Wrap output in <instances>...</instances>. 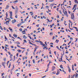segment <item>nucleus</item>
I'll use <instances>...</instances> for the list:
<instances>
[{
	"label": "nucleus",
	"instance_id": "39448f33",
	"mask_svg": "<svg viewBox=\"0 0 78 78\" xmlns=\"http://www.w3.org/2000/svg\"><path fill=\"white\" fill-rule=\"evenodd\" d=\"M57 73H56V75H59V74L60 73V71L58 69L57 71Z\"/></svg>",
	"mask_w": 78,
	"mask_h": 78
},
{
	"label": "nucleus",
	"instance_id": "412c9836",
	"mask_svg": "<svg viewBox=\"0 0 78 78\" xmlns=\"http://www.w3.org/2000/svg\"><path fill=\"white\" fill-rule=\"evenodd\" d=\"M21 25H22L21 23L18 24H17V26H18V27H20V26H21Z\"/></svg>",
	"mask_w": 78,
	"mask_h": 78
},
{
	"label": "nucleus",
	"instance_id": "58836bf2",
	"mask_svg": "<svg viewBox=\"0 0 78 78\" xmlns=\"http://www.w3.org/2000/svg\"><path fill=\"white\" fill-rule=\"evenodd\" d=\"M19 30L20 31H21V32H22V28L20 29Z\"/></svg>",
	"mask_w": 78,
	"mask_h": 78
},
{
	"label": "nucleus",
	"instance_id": "6e6d98bb",
	"mask_svg": "<svg viewBox=\"0 0 78 78\" xmlns=\"http://www.w3.org/2000/svg\"><path fill=\"white\" fill-rule=\"evenodd\" d=\"M21 48V49H23V50H25V48Z\"/></svg>",
	"mask_w": 78,
	"mask_h": 78
},
{
	"label": "nucleus",
	"instance_id": "4d7b16f0",
	"mask_svg": "<svg viewBox=\"0 0 78 78\" xmlns=\"http://www.w3.org/2000/svg\"><path fill=\"white\" fill-rule=\"evenodd\" d=\"M57 11L58 12H59V8H57Z\"/></svg>",
	"mask_w": 78,
	"mask_h": 78
},
{
	"label": "nucleus",
	"instance_id": "a211bd4d",
	"mask_svg": "<svg viewBox=\"0 0 78 78\" xmlns=\"http://www.w3.org/2000/svg\"><path fill=\"white\" fill-rule=\"evenodd\" d=\"M30 14H31V16H33V12H30Z\"/></svg>",
	"mask_w": 78,
	"mask_h": 78
},
{
	"label": "nucleus",
	"instance_id": "7c9ffc66",
	"mask_svg": "<svg viewBox=\"0 0 78 78\" xmlns=\"http://www.w3.org/2000/svg\"><path fill=\"white\" fill-rule=\"evenodd\" d=\"M17 2H18V0L14 1L13 2V3H17Z\"/></svg>",
	"mask_w": 78,
	"mask_h": 78
},
{
	"label": "nucleus",
	"instance_id": "423d86ee",
	"mask_svg": "<svg viewBox=\"0 0 78 78\" xmlns=\"http://www.w3.org/2000/svg\"><path fill=\"white\" fill-rule=\"evenodd\" d=\"M65 16L66 15V17H68V14H67V11H65Z\"/></svg>",
	"mask_w": 78,
	"mask_h": 78
},
{
	"label": "nucleus",
	"instance_id": "e2e57ef3",
	"mask_svg": "<svg viewBox=\"0 0 78 78\" xmlns=\"http://www.w3.org/2000/svg\"><path fill=\"white\" fill-rule=\"evenodd\" d=\"M23 42H27V41H26V40H24Z\"/></svg>",
	"mask_w": 78,
	"mask_h": 78
},
{
	"label": "nucleus",
	"instance_id": "473e14b6",
	"mask_svg": "<svg viewBox=\"0 0 78 78\" xmlns=\"http://www.w3.org/2000/svg\"><path fill=\"white\" fill-rule=\"evenodd\" d=\"M11 63H10L9 66V68H10V67H11Z\"/></svg>",
	"mask_w": 78,
	"mask_h": 78
},
{
	"label": "nucleus",
	"instance_id": "338daca9",
	"mask_svg": "<svg viewBox=\"0 0 78 78\" xmlns=\"http://www.w3.org/2000/svg\"><path fill=\"white\" fill-rule=\"evenodd\" d=\"M6 15L7 17H8V13H6Z\"/></svg>",
	"mask_w": 78,
	"mask_h": 78
},
{
	"label": "nucleus",
	"instance_id": "0eeeda50",
	"mask_svg": "<svg viewBox=\"0 0 78 78\" xmlns=\"http://www.w3.org/2000/svg\"><path fill=\"white\" fill-rule=\"evenodd\" d=\"M55 69H56V68L54 66H52V71H54L55 70Z\"/></svg>",
	"mask_w": 78,
	"mask_h": 78
},
{
	"label": "nucleus",
	"instance_id": "1a4fd4ad",
	"mask_svg": "<svg viewBox=\"0 0 78 78\" xmlns=\"http://www.w3.org/2000/svg\"><path fill=\"white\" fill-rule=\"evenodd\" d=\"M10 16H11V17L12 16V11L10 12Z\"/></svg>",
	"mask_w": 78,
	"mask_h": 78
},
{
	"label": "nucleus",
	"instance_id": "2eb2a0df",
	"mask_svg": "<svg viewBox=\"0 0 78 78\" xmlns=\"http://www.w3.org/2000/svg\"><path fill=\"white\" fill-rule=\"evenodd\" d=\"M69 23H71V26L72 27V25H73V23H72V22L71 21H70V20H69Z\"/></svg>",
	"mask_w": 78,
	"mask_h": 78
},
{
	"label": "nucleus",
	"instance_id": "4468645a",
	"mask_svg": "<svg viewBox=\"0 0 78 78\" xmlns=\"http://www.w3.org/2000/svg\"><path fill=\"white\" fill-rule=\"evenodd\" d=\"M68 70L69 73H70V72H71V69H70V67H69V66H68Z\"/></svg>",
	"mask_w": 78,
	"mask_h": 78
},
{
	"label": "nucleus",
	"instance_id": "bb28decb",
	"mask_svg": "<svg viewBox=\"0 0 78 78\" xmlns=\"http://www.w3.org/2000/svg\"><path fill=\"white\" fill-rule=\"evenodd\" d=\"M12 56H13L12 54L10 55V58H11V59L12 58Z\"/></svg>",
	"mask_w": 78,
	"mask_h": 78
},
{
	"label": "nucleus",
	"instance_id": "72a5a7b5",
	"mask_svg": "<svg viewBox=\"0 0 78 78\" xmlns=\"http://www.w3.org/2000/svg\"><path fill=\"white\" fill-rule=\"evenodd\" d=\"M53 32H51L49 34H50V35H53Z\"/></svg>",
	"mask_w": 78,
	"mask_h": 78
},
{
	"label": "nucleus",
	"instance_id": "2f4dec72",
	"mask_svg": "<svg viewBox=\"0 0 78 78\" xmlns=\"http://www.w3.org/2000/svg\"><path fill=\"white\" fill-rule=\"evenodd\" d=\"M0 28L2 30H3V29L2 28L1 26H0Z\"/></svg>",
	"mask_w": 78,
	"mask_h": 78
},
{
	"label": "nucleus",
	"instance_id": "79ce46f5",
	"mask_svg": "<svg viewBox=\"0 0 78 78\" xmlns=\"http://www.w3.org/2000/svg\"><path fill=\"white\" fill-rule=\"evenodd\" d=\"M76 9V6L75 9H74V10L73 11V12H75V11Z\"/></svg>",
	"mask_w": 78,
	"mask_h": 78
},
{
	"label": "nucleus",
	"instance_id": "052dcab7",
	"mask_svg": "<svg viewBox=\"0 0 78 78\" xmlns=\"http://www.w3.org/2000/svg\"><path fill=\"white\" fill-rule=\"evenodd\" d=\"M9 37H11V34H9Z\"/></svg>",
	"mask_w": 78,
	"mask_h": 78
},
{
	"label": "nucleus",
	"instance_id": "37998d69",
	"mask_svg": "<svg viewBox=\"0 0 78 78\" xmlns=\"http://www.w3.org/2000/svg\"><path fill=\"white\" fill-rule=\"evenodd\" d=\"M17 47H19V48L21 47V46H19L18 44L17 45Z\"/></svg>",
	"mask_w": 78,
	"mask_h": 78
},
{
	"label": "nucleus",
	"instance_id": "b1692460",
	"mask_svg": "<svg viewBox=\"0 0 78 78\" xmlns=\"http://www.w3.org/2000/svg\"><path fill=\"white\" fill-rule=\"evenodd\" d=\"M73 67H74V66L73 65L72 66V69L73 71L74 70V69H73Z\"/></svg>",
	"mask_w": 78,
	"mask_h": 78
},
{
	"label": "nucleus",
	"instance_id": "5701e85b",
	"mask_svg": "<svg viewBox=\"0 0 78 78\" xmlns=\"http://www.w3.org/2000/svg\"><path fill=\"white\" fill-rule=\"evenodd\" d=\"M17 51L19 53H20V52H21V51H21V50H20V49H18L17 50Z\"/></svg>",
	"mask_w": 78,
	"mask_h": 78
},
{
	"label": "nucleus",
	"instance_id": "6e6552de",
	"mask_svg": "<svg viewBox=\"0 0 78 78\" xmlns=\"http://www.w3.org/2000/svg\"><path fill=\"white\" fill-rule=\"evenodd\" d=\"M13 36L15 38H17V35L16 34H14L13 35Z\"/></svg>",
	"mask_w": 78,
	"mask_h": 78
},
{
	"label": "nucleus",
	"instance_id": "49530a36",
	"mask_svg": "<svg viewBox=\"0 0 78 78\" xmlns=\"http://www.w3.org/2000/svg\"><path fill=\"white\" fill-rule=\"evenodd\" d=\"M3 60L4 61H6V58H4Z\"/></svg>",
	"mask_w": 78,
	"mask_h": 78
},
{
	"label": "nucleus",
	"instance_id": "e433bc0d",
	"mask_svg": "<svg viewBox=\"0 0 78 78\" xmlns=\"http://www.w3.org/2000/svg\"><path fill=\"white\" fill-rule=\"evenodd\" d=\"M33 64H34L35 63V61L34 59H33Z\"/></svg>",
	"mask_w": 78,
	"mask_h": 78
},
{
	"label": "nucleus",
	"instance_id": "f03ea898",
	"mask_svg": "<svg viewBox=\"0 0 78 78\" xmlns=\"http://www.w3.org/2000/svg\"><path fill=\"white\" fill-rule=\"evenodd\" d=\"M40 43L41 44L40 45H43L42 47H44V46H46V45H45V44H44V43L41 41H40Z\"/></svg>",
	"mask_w": 78,
	"mask_h": 78
},
{
	"label": "nucleus",
	"instance_id": "680f3d73",
	"mask_svg": "<svg viewBox=\"0 0 78 78\" xmlns=\"http://www.w3.org/2000/svg\"><path fill=\"white\" fill-rule=\"evenodd\" d=\"M25 21H22L21 22L22 23H25Z\"/></svg>",
	"mask_w": 78,
	"mask_h": 78
},
{
	"label": "nucleus",
	"instance_id": "09e8293b",
	"mask_svg": "<svg viewBox=\"0 0 78 78\" xmlns=\"http://www.w3.org/2000/svg\"><path fill=\"white\" fill-rule=\"evenodd\" d=\"M43 17L44 18V19H46V17L45 16H43Z\"/></svg>",
	"mask_w": 78,
	"mask_h": 78
},
{
	"label": "nucleus",
	"instance_id": "cd10ccee",
	"mask_svg": "<svg viewBox=\"0 0 78 78\" xmlns=\"http://www.w3.org/2000/svg\"><path fill=\"white\" fill-rule=\"evenodd\" d=\"M54 5H55V3L51 4L50 5V6H53Z\"/></svg>",
	"mask_w": 78,
	"mask_h": 78
},
{
	"label": "nucleus",
	"instance_id": "6ab92c4d",
	"mask_svg": "<svg viewBox=\"0 0 78 78\" xmlns=\"http://www.w3.org/2000/svg\"><path fill=\"white\" fill-rule=\"evenodd\" d=\"M65 11L64 9H63V14H65V16H66V12H65Z\"/></svg>",
	"mask_w": 78,
	"mask_h": 78
},
{
	"label": "nucleus",
	"instance_id": "4be33fe9",
	"mask_svg": "<svg viewBox=\"0 0 78 78\" xmlns=\"http://www.w3.org/2000/svg\"><path fill=\"white\" fill-rule=\"evenodd\" d=\"M16 8H15V10L17 11H18V8H17V6H16Z\"/></svg>",
	"mask_w": 78,
	"mask_h": 78
},
{
	"label": "nucleus",
	"instance_id": "0e129e2a",
	"mask_svg": "<svg viewBox=\"0 0 78 78\" xmlns=\"http://www.w3.org/2000/svg\"><path fill=\"white\" fill-rule=\"evenodd\" d=\"M28 36L29 37V38H30V39H31V36Z\"/></svg>",
	"mask_w": 78,
	"mask_h": 78
},
{
	"label": "nucleus",
	"instance_id": "f3484780",
	"mask_svg": "<svg viewBox=\"0 0 78 78\" xmlns=\"http://www.w3.org/2000/svg\"><path fill=\"white\" fill-rule=\"evenodd\" d=\"M73 28H75V29L76 30V31L78 32V28L76 27H73Z\"/></svg>",
	"mask_w": 78,
	"mask_h": 78
},
{
	"label": "nucleus",
	"instance_id": "bf43d9fd",
	"mask_svg": "<svg viewBox=\"0 0 78 78\" xmlns=\"http://www.w3.org/2000/svg\"><path fill=\"white\" fill-rule=\"evenodd\" d=\"M50 65H48H48H47V68H49V66Z\"/></svg>",
	"mask_w": 78,
	"mask_h": 78
},
{
	"label": "nucleus",
	"instance_id": "9b49d317",
	"mask_svg": "<svg viewBox=\"0 0 78 78\" xmlns=\"http://www.w3.org/2000/svg\"><path fill=\"white\" fill-rule=\"evenodd\" d=\"M77 5H74L73 8L72 9V10H73V9H75V6H77Z\"/></svg>",
	"mask_w": 78,
	"mask_h": 78
},
{
	"label": "nucleus",
	"instance_id": "a18cd8bd",
	"mask_svg": "<svg viewBox=\"0 0 78 78\" xmlns=\"http://www.w3.org/2000/svg\"><path fill=\"white\" fill-rule=\"evenodd\" d=\"M52 73L53 74H56V72L54 71L53 72H52Z\"/></svg>",
	"mask_w": 78,
	"mask_h": 78
},
{
	"label": "nucleus",
	"instance_id": "7ed1b4c3",
	"mask_svg": "<svg viewBox=\"0 0 78 78\" xmlns=\"http://www.w3.org/2000/svg\"><path fill=\"white\" fill-rule=\"evenodd\" d=\"M71 18L72 19H74V13H73L72 14H71Z\"/></svg>",
	"mask_w": 78,
	"mask_h": 78
},
{
	"label": "nucleus",
	"instance_id": "393cba45",
	"mask_svg": "<svg viewBox=\"0 0 78 78\" xmlns=\"http://www.w3.org/2000/svg\"><path fill=\"white\" fill-rule=\"evenodd\" d=\"M9 30L10 31H12V29H11V27H9Z\"/></svg>",
	"mask_w": 78,
	"mask_h": 78
},
{
	"label": "nucleus",
	"instance_id": "4c0bfd02",
	"mask_svg": "<svg viewBox=\"0 0 78 78\" xmlns=\"http://www.w3.org/2000/svg\"><path fill=\"white\" fill-rule=\"evenodd\" d=\"M1 74H2V75H1L2 76H3V75H5V73H2Z\"/></svg>",
	"mask_w": 78,
	"mask_h": 78
},
{
	"label": "nucleus",
	"instance_id": "dca6fc26",
	"mask_svg": "<svg viewBox=\"0 0 78 78\" xmlns=\"http://www.w3.org/2000/svg\"><path fill=\"white\" fill-rule=\"evenodd\" d=\"M9 5H7L6 8H5V9H8V8H9Z\"/></svg>",
	"mask_w": 78,
	"mask_h": 78
},
{
	"label": "nucleus",
	"instance_id": "20e7f679",
	"mask_svg": "<svg viewBox=\"0 0 78 78\" xmlns=\"http://www.w3.org/2000/svg\"><path fill=\"white\" fill-rule=\"evenodd\" d=\"M37 49V48H34V52L33 53V54L34 55H35V52H36V51Z\"/></svg>",
	"mask_w": 78,
	"mask_h": 78
},
{
	"label": "nucleus",
	"instance_id": "aec40b11",
	"mask_svg": "<svg viewBox=\"0 0 78 78\" xmlns=\"http://www.w3.org/2000/svg\"><path fill=\"white\" fill-rule=\"evenodd\" d=\"M60 68H61V69H64L63 67H62V65H60Z\"/></svg>",
	"mask_w": 78,
	"mask_h": 78
},
{
	"label": "nucleus",
	"instance_id": "a878e982",
	"mask_svg": "<svg viewBox=\"0 0 78 78\" xmlns=\"http://www.w3.org/2000/svg\"><path fill=\"white\" fill-rule=\"evenodd\" d=\"M59 40L57 39L55 41V42H56V43H57V44H58V42H59Z\"/></svg>",
	"mask_w": 78,
	"mask_h": 78
},
{
	"label": "nucleus",
	"instance_id": "864d4df0",
	"mask_svg": "<svg viewBox=\"0 0 78 78\" xmlns=\"http://www.w3.org/2000/svg\"><path fill=\"white\" fill-rule=\"evenodd\" d=\"M4 30H5V31L6 30V27H4Z\"/></svg>",
	"mask_w": 78,
	"mask_h": 78
},
{
	"label": "nucleus",
	"instance_id": "de8ad7c7",
	"mask_svg": "<svg viewBox=\"0 0 78 78\" xmlns=\"http://www.w3.org/2000/svg\"><path fill=\"white\" fill-rule=\"evenodd\" d=\"M47 48V47H45V46H44V48H43V49H44V50H45V48Z\"/></svg>",
	"mask_w": 78,
	"mask_h": 78
},
{
	"label": "nucleus",
	"instance_id": "8fccbe9b",
	"mask_svg": "<svg viewBox=\"0 0 78 78\" xmlns=\"http://www.w3.org/2000/svg\"><path fill=\"white\" fill-rule=\"evenodd\" d=\"M12 23H14L15 22H14V20H12Z\"/></svg>",
	"mask_w": 78,
	"mask_h": 78
},
{
	"label": "nucleus",
	"instance_id": "f704fd0d",
	"mask_svg": "<svg viewBox=\"0 0 78 78\" xmlns=\"http://www.w3.org/2000/svg\"><path fill=\"white\" fill-rule=\"evenodd\" d=\"M49 69V68H48L45 71V72H48V69Z\"/></svg>",
	"mask_w": 78,
	"mask_h": 78
},
{
	"label": "nucleus",
	"instance_id": "ea45409f",
	"mask_svg": "<svg viewBox=\"0 0 78 78\" xmlns=\"http://www.w3.org/2000/svg\"><path fill=\"white\" fill-rule=\"evenodd\" d=\"M59 12L60 14H62V12H61V10H59Z\"/></svg>",
	"mask_w": 78,
	"mask_h": 78
},
{
	"label": "nucleus",
	"instance_id": "c756f323",
	"mask_svg": "<svg viewBox=\"0 0 78 78\" xmlns=\"http://www.w3.org/2000/svg\"><path fill=\"white\" fill-rule=\"evenodd\" d=\"M41 41H37V40H35V42H39V43H40V42Z\"/></svg>",
	"mask_w": 78,
	"mask_h": 78
},
{
	"label": "nucleus",
	"instance_id": "f257e3e1",
	"mask_svg": "<svg viewBox=\"0 0 78 78\" xmlns=\"http://www.w3.org/2000/svg\"><path fill=\"white\" fill-rule=\"evenodd\" d=\"M2 65L4 66V68H5L6 67V66H5V65H6V62H2Z\"/></svg>",
	"mask_w": 78,
	"mask_h": 78
},
{
	"label": "nucleus",
	"instance_id": "774afa93",
	"mask_svg": "<svg viewBox=\"0 0 78 78\" xmlns=\"http://www.w3.org/2000/svg\"><path fill=\"white\" fill-rule=\"evenodd\" d=\"M67 46H66L65 47V48L66 49L67 48Z\"/></svg>",
	"mask_w": 78,
	"mask_h": 78
},
{
	"label": "nucleus",
	"instance_id": "a19ab883",
	"mask_svg": "<svg viewBox=\"0 0 78 78\" xmlns=\"http://www.w3.org/2000/svg\"><path fill=\"white\" fill-rule=\"evenodd\" d=\"M28 53V51L26 52V56L27 55Z\"/></svg>",
	"mask_w": 78,
	"mask_h": 78
},
{
	"label": "nucleus",
	"instance_id": "9d476101",
	"mask_svg": "<svg viewBox=\"0 0 78 78\" xmlns=\"http://www.w3.org/2000/svg\"><path fill=\"white\" fill-rule=\"evenodd\" d=\"M15 44H18L19 45H20V43L19 42V41H16L15 42Z\"/></svg>",
	"mask_w": 78,
	"mask_h": 78
},
{
	"label": "nucleus",
	"instance_id": "603ef678",
	"mask_svg": "<svg viewBox=\"0 0 78 78\" xmlns=\"http://www.w3.org/2000/svg\"><path fill=\"white\" fill-rule=\"evenodd\" d=\"M8 53H9V55H11V52H10L9 51H8Z\"/></svg>",
	"mask_w": 78,
	"mask_h": 78
},
{
	"label": "nucleus",
	"instance_id": "5fc2aeb1",
	"mask_svg": "<svg viewBox=\"0 0 78 78\" xmlns=\"http://www.w3.org/2000/svg\"><path fill=\"white\" fill-rule=\"evenodd\" d=\"M22 33H26V32H25V30H24L23 31H22Z\"/></svg>",
	"mask_w": 78,
	"mask_h": 78
},
{
	"label": "nucleus",
	"instance_id": "13d9d810",
	"mask_svg": "<svg viewBox=\"0 0 78 78\" xmlns=\"http://www.w3.org/2000/svg\"><path fill=\"white\" fill-rule=\"evenodd\" d=\"M70 41H72V40H73V38H72V37H70Z\"/></svg>",
	"mask_w": 78,
	"mask_h": 78
},
{
	"label": "nucleus",
	"instance_id": "f8f14e48",
	"mask_svg": "<svg viewBox=\"0 0 78 78\" xmlns=\"http://www.w3.org/2000/svg\"><path fill=\"white\" fill-rule=\"evenodd\" d=\"M23 39H26L27 38V37L25 36V35H23Z\"/></svg>",
	"mask_w": 78,
	"mask_h": 78
},
{
	"label": "nucleus",
	"instance_id": "3c124183",
	"mask_svg": "<svg viewBox=\"0 0 78 78\" xmlns=\"http://www.w3.org/2000/svg\"><path fill=\"white\" fill-rule=\"evenodd\" d=\"M14 68H15L14 66L13 65V66L12 69V70H13V69H14Z\"/></svg>",
	"mask_w": 78,
	"mask_h": 78
},
{
	"label": "nucleus",
	"instance_id": "c03bdc74",
	"mask_svg": "<svg viewBox=\"0 0 78 78\" xmlns=\"http://www.w3.org/2000/svg\"><path fill=\"white\" fill-rule=\"evenodd\" d=\"M55 36H53V37L52 38V40H54V39H55Z\"/></svg>",
	"mask_w": 78,
	"mask_h": 78
},
{
	"label": "nucleus",
	"instance_id": "c85d7f7f",
	"mask_svg": "<svg viewBox=\"0 0 78 78\" xmlns=\"http://www.w3.org/2000/svg\"><path fill=\"white\" fill-rule=\"evenodd\" d=\"M47 20H48L49 22H52V20H51V21H49V19H47Z\"/></svg>",
	"mask_w": 78,
	"mask_h": 78
},
{
	"label": "nucleus",
	"instance_id": "c9c22d12",
	"mask_svg": "<svg viewBox=\"0 0 78 78\" xmlns=\"http://www.w3.org/2000/svg\"><path fill=\"white\" fill-rule=\"evenodd\" d=\"M12 9H15V8H14V6H12Z\"/></svg>",
	"mask_w": 78,
	"mask_h": 78
},
{
	"label": "nucleus",
	"instance_id": "69168bd1",
	"mask_svg": "<svg viewBox=\"0 0 78 78\" xmlns=\"http://www.w3.org/2000/svg\"><path fill=\"white\" fill-rule=\"evenodd\" d=\"M71 41H70L69 43L68 44V45H69V44H70V43H71Z\"/></svg>",
	"mask_w": 78,
	"mask_h": 78
},
{
	"label": "nucleus",
	"instance_id": "ddd939ff",
	"mask_svg": "<svg viewBox=\"0 0 78 78\" xmlns=\"http://www.w3.org/2000/svg\"><path fill=\"white\" fill-rule=\"evenodd\" d=\"M76 4H78V1L76 0H74Z\"/></svg>",
	"mask_w": 78,
	"mask_h": 78
}]
</instances>
